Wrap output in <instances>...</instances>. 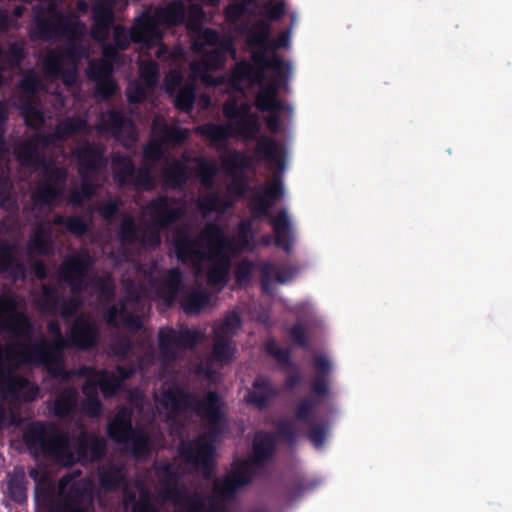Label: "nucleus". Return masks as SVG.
<instances>
[{"mask_svg":"<svg viewBox=\"0 0 512 512\" xmlns=\"http://www.w3.org/2000/svg\"><path fill=\"white\" fill-rule=\"evenodd\" d=\"M32 10L35 24L29 31L32 41H51L59 38L67 40L64 50L51 51L44 59L45 74L61 78L66 86H73L78 77V63L88 57V49L81 43L85 25L69 20L57 10L53 2L47 6L37 4Z\"/></svg>","mask_w":512,"mask_h":512,"instance_id":"f03ea898","label":"nucleus"},{"mask_svg":"<svg viewBox=\"0 0 512 512\" xmlns=\"http://www.w3.org/2000/svg\"><path fill=\"white\" fill-rule=\"evenodd\" d=\"M136 430L133 427L131 417L124 411L117 415L107 424V435L117 444H128L129 436Z\"/></svg>","mask_w":512,"mask_h":512,"instance_id":"2f4dec72","label":"nucleus"},{"mask_svg":"<svg viewBox=\"0 0 512 512\" xmlns=\"http://www.w3.org/2000/svg\"><path fill=\"white\" fill-rule=\"evenodd\" d=\"M164 477L161 480V484L164 486L162 496L166 500L177 501L181 498L182 492L177 487L176 479L177 474L171 469L169 464L163 466Z\"/></svg>","mask_w":512,"mask_h":512,"instance_id":"de8ad7c7","label":"nucleus"},{"mask_svg":"<svg viewBox=\"0 0 512 512\" xmlns=\"http://www.w3.org/2000/svg\"><path fill=\"white\" fill-rule=\"evenodd\" d=\"M254 158L243 152L231 153L226 146V178L230 177L234 171L244 174L245 171L252 169Z\"/></svg>","mask_w":512,"mask_h":512,"instance_id":"79ce46f5","label":"nucleus"},{"mask_svg":"<svg viewBox=\"0 0 512 512\" xmlns=\"http://www.w3.org/2000/svg\"><path fill=\"white\" fill-rule=\"evenodd\" d=\"M255 107L261 112H280L283 109V104L278 97L260 86L255 97Z\"/></svg>","mask_w":512,"mask_h":512,"instance_id":"3c124183","label":"nucleus"},{"mask_svg":"<svg viewBox=\"0 0 512 512\" xmlns=\"http://www.w3.org/2000/svg\"><path fill=\"white\" fill-rule=\"evenodd\" d=\"M60 194V189H56L50 183H45L43 181L32 193L31 199L36 206H49L60 196Z\"/></svg>","mask_w":512,"mask_h":512,"instance_id":"09e8293b","label":"nucleus"},{"mask_svg":"<svg viewBox=\"0 0 512 512\" xmlns=\"http://www.w3.org/2000/svg\"><path fill=\"white\" fill-rule=\"evenodd\" d=\"M218 402V394L212 391L201 400L182 388L162 392V404L164 407L170 405L172 413L178 414L181 411L193 409L198 416L211 421L220 420L222 417Z\"/></svg>","mask_w":512,"mask_h":512,"instance_id":"1a4fd4ad","label":"nucleus"},{"mask_svg":"<svg viewBox=\"0 0 512 512\" xmlns=\"http://www.w3.org/2000/svg\"><path fill=\"white\" fill-rule=\"evenodd\" d=\"M7 494L12 501L18 504L26 501L27 479L23 469H14L13 473L8 474Z\"/></svg>","mask_w":512,"mask_h":512,"instance_id":"e433bc0d","label":"nucleus"},{"mask_svg":"<svg viewBox=\"0 0 512 512\" xmlns=\"http://www.w3.org/2000/svg\"><path fill=\"white\" fill-rule=\"evenodd\" d=\"M94 265L90 254L83 250L68 256L59 266L58 274L73 294H80L88 287V274Z\"/></svg>","mask_w":512,"mask_h":512,"instance_id":"ddd939ff","label":"nucleus"},{"mask_svg":"<svg viewBox=\"0 0 512 512\" xmlns=\"http://www.w3.org/2000/svg\"><path fill=\"white\" fill-rule=\"evenodd\" d=\"M47 331L54 336V341L51 343L41 340L33 345H27L23 341H28V339H14L17 341L15 346L21 348L22 363L45 364L53 362L56 359V354H61L64 349L68 348L69 341L67 337L63 336L60 323L57 320L48 322Z\"/></svg>","mask_w":512,"mask_h":512,"instance_id":"9d476101","label":"nucleus"},{"mask_svg":"<svg viewBox=\"0 0 512 512\" xmlns=\"http://www.w3.org/2000/svg\"><path fill=\"white\" fill-rule=\"evenodd\" d=\"M29 477L37 484V512H94V486L90 479L81 478L68 485L70 478L64 476L56 491L45 482L46 476L39 469H30Z\"/></svg>","mask_w":512,"mask_h":512,"instance_id":"7ed1b4c3","label":"nucleus"},{"mask_svg":"<svg viewBox=\"0 0 512 512\" xmlns=\"http://www.w3.org/2000/svg\"><path fill=\"white\" fill-rule=\"evenodd\" d=\"M203 335L197 329L183 328L179 332L174 328L160 329L158 346L162 357L175 360L177 349H193L202 340Z\"/></svg>","mask_w":512,"mask_h":512,"instance_id":"dca6fc26","label":"nucleus"},{"mask_svg":"<svg viewBox=\"0 0 512 512\" xmlns=\"http://www.w3.org/2000/svg\"><path fill=\"white\" fill-rule=\"evenodd\" d=\"M22 440L34 458H43L62 467L92 464L107 453V441L94 432L70 433L54 422L35 420L23 429Z\"/></svg>","mask_w":512,"mask_h":512,"instance_id":"f257e3e1","label":"nucleus"},{"mask_svg":"<svg viewBox=\"0 0 512 512\" xmlns=\"http://www.w3.org/2000/svg\"><path fill=\"white\" fill-rule=\"evenodd\" d=\"M164 155L163 141L159 138H152L143 148V158L146 161L158 162Z\"/></svg>","mask_w":512,"mask_h":512,"instance_id":"338daca9","label":"nucleus"},{"mask_svg":"<svg viewBox=\"0 0 512 512\" xmlns=\"http://www.w3.org/2000/svg\"><path fill=\"white\" fill-rule=\"evenodd\" d=\"M217 165L205 158L196 159L195 175L205 187H211L217 173Z\"/></svg>","mask_w":512,"mask_h":512,"instance_id":"864d4df0","label":"nucleus"},{"mask_svg":"<svg viewBox=\"0 0 512 512\" xmlns=\"http://www.w3.org/2000/svg\"><path fill=\"white\" fill-rule=\"evenodd\" d=\"M58 141L54 133H37L22 143L15 152L18 162L24 167H46L44 156L38 152L39 148H48Z\"/></svg>","mask_w":512,"mask_h":512,"instance_id":"a211bd4d","label":"nucleus"},{"mask_svg":"<svg viewBox=\"0 0 512 512\" xmlns=\"http://www.w3.org/2000/svg\"><path fill=\"white\" fill-rule=\"evenodd\" d=\"M278 395L279 391L271 378L265 375H258L252 383V390L245 396V401L259 410H264L271 405Z\"/></svg>","mask_w":512,"mask_h":512,"instance_id":"5701e85b","label":"nucleus"},{"mask_svg":"<svg viewBox=\"0 0 512 512\" xmlns=\"http://www.w3.org/2000/svg\"><path fill=\"white\" fill-rule=\"evenodd\" d=\"M163 229L141 230L131 215H125L120 223L118 239L123 246H131L138 243L144 247L156 249L161 245Z\"/></svg>","mask_w":512,"mask_h":512,"instance_id":"f3484780","label":"nucleus"},{"mask_svg":"<svg viewBox=\"0 0 512 512\" xmlns=\"http://www.w3.org/2000/svg\"><path fill=\"white\" fill-rule=\"evenodd\" d=\"M79 175H95L107 166L105 148L97 143L86 142L73 152Z\"/></svg>","mask_w":512,"mask_h":512,"instance_id":"412c9836","label":"nucleus"},{"mask_svg":"<svg viewBox=\"0 0 512 512\" xmlns=\"http://www.w3.org/2000/svg\"><path fill=\"white\" fill-rule=\"evenodd\" d=\"M318 401L313 397H305L296 406L295 418L300 422H309L314 417Z\"/></svg>","mask_w":512,"mask_h":512,"instance_id":"bf43d9fd","label":"nucleus"},{"mask_svg":"<svg viewBox=\"0 0 512 512\" xmlns=\"http://www.w3.org/2000/svg\"><path fill=\"white\" fill-rule=\"evenodd\" d=\"M22 423L23 417L18 410L0 405V432L9 427H19Z\"/></svg>","mask_w":512,"mask_h":512,"instance_id":"e2e57ef3","label":"nucleus"},{"mask_svg":"<svg viewBox=\"0 0 512 512\" xmlns=\"http://www.w3.org/2000/svg\"><path fill=\"white\" fill-rule=\"evenodd\" d=\"M224 226L208 225L200 234L193 237L187 227L174 231L171 244L176 258L183 264H198L210 258L214 246L219 243V231Z\"/></svg>","mask_w":512,"mask_h":512,"instance_id":"39448f33","label":"nucleus"},{"mask_svg":"<svg viewBox=\"0 0 512 512\" xmlns=\"http://www.w3.org/2000/svg\"><path fill=\"white\" fill-rule=\"evenodd\" d=\"M329 433V424L326 421L311 425L307 431V438L316 448L324 446Z\"/></svg>","mask_w":512,"mask_h":512,"instance_id":"4d7b16f0","label":"nucleus"},{"mask_svg":"<svg viewBox=\"0 0 512 512\" xmlns=\"http://www.w3.org/2000/svg\"><path fill=\"white\" fill-rule=\"evenodd\" d=\"M231 177V182L226 184V210L232 207V201L229 199V195L243 198L250 188L249 182L244 174L232 173Z\"/></svg>","mask_w":512,"mask_h":512,"instance_id":"8fccbe9b","label":"nucleus"},{"mask_svg":"<svg viewBox=\"0 0 512 512\" xmlns=\"http://www.w3.org/2000/svg\"><path fill=\"white\" fill-rule=\"evenodd\" d=\"M161 137L159 138L164 144L180 145L188 138V130L178 126H169L163 122L159 127Z\"/></svg>","mask_w":512,"mask_h":512,"instance_id":"603ef678","label":"nucleus"},{"mask_svg":"<svg viewBox=\"0 0 512 512\" xmlns=\"http://www.w3.org/2000/svg\"><path fill=\"white\" fill-rule=\"evenodd\" d=\"M68 348L89 351L96 347L100 340L97 323L85 316H78L71 323L67 336Z\"/></svg>","mask_w":512,"mask_h":512,"instance_id":"6ab92c4d","label":"nucleus"},{"mask_svg":"<svg viewBox=\"0 0 512 512\" xmlns=\"http://www.w3.org/2000/svg\"><path fill=\"white\" fill-rule=\"evenodd\" d=\"M114 169V179L119 186L128 184L135 174L136 168L132 159L128 155L115 154L112 157Z\"/></svg>","mask_w":512,"mask_h":512,"instance_id":"58836bf2","label":"nucleus"},{"mask_svg":"<svg viewBox=\"0 0 512 512\" xmlns=\"http://www.w3.org/2000/svg\"><path fill=\"white\" fill-rule=\"evenodd\" d=\"M192 51L195 54H204L206 47H220V43L224 44V37L220 36L214 29L201 28V32H193Z\"/></svg>","mask_w":512,"mask_h":512,"instance_id":"4c0bfd02","label":"nucleus"},{"mask_svg":"<svg viewBox=\"0 0 512 512\" xmlns=\"http://www.w3.org/2000/svg\"><path fill=\"white\" fill-rule=\"evenodd\" d=\"M211 300V293L206 288L196 287L180 299V306L187 315H197Z\"/></svg>","mask_w":512,"mask_h":512,"instance_id":"72a5a7b5","label":"nucleus"},{"mask_svg":"<svg viewBox=\"0 0 512 512\" xmlns=\"http://www.w3.org/2000/svg\"><path fill=\"white\" fill-rule=\"evenodd\" d=\"M183 272L179 268L167 271L157 286V293L167 306L174 304L183 288Z\"/></svg>","mask_w":512,"mask_h":512,"instance_id":"cd10ccee","label":"nucleus"},{"mask_svg":"<svg viewBox=\"0 0 512 512\" xmlns=\"http://www.w3.org/2000/svg\"><path fill=\"white\" fill-rule=\"evenodd\" d=\"M261 125L259 117L235 120L233 124L226 121V141L234 132L243 141H256L254 154L261 160L273 162L282 166L283 159L277 141L266 135L258 136Z\"/></svg>","mask_w":512,"mask_h":512,"instance_id":"0eeeda50","label":"nucleus"},{"mask_svg":"<svg viewBox=\"0 0 512 512\" xmlns=\"http://www.w3.org/2000/svg\"><path fill=\"white\" fill-rule=\"evenodd\" d=\"M253 52L251 59L253 64L248 61L238 62L232 72V77L226 76V86L233 82H248L250 85L261 84L266 79V69H271L278 74L279 77L286 78L291 73V65L281 56L274 54L268 58L263 48H257Z\"/></svg>","mask_w":512,"mask_h":512,"instance_id":"423d86ee","label":"nucleus"},{"mask_svg":"<svg viewBox=\"0 0 512 512\" xmlns=\"http://www.w3.org/2000/svg\"><path fill=\"white\" fill-rule=\"evenodd\" d=\"M169 96L173 98L174 107L178 111L189 113L194 108L196 87L193 83H187Z\"/></svg>","mask_w":512,"mask_h":512,"instance_id":"a19ab883","label":"nucleus"},{"mask_svg":"<svg viewBox=\"0 0 512 512\" xmlns=\"http://www.w3.org/2000/svg\"><path fill=\"white\" fill-rule=\"evenodd\" d=\"M256 189L262 194V196H264L272 207L284 194L283 183L280 179H274L271 183L259 186Z\"/></svg>","mask_w":512,"mask_h":512,"instance_id":"13d9d810","label":"nucleus"},{"mask_svg":"<svg viewBox=\"0 0 512 512\" xmlns=\"http://www.w3.org/2000/svg\"><path fill=\"white\" fill-rule=\"evenodd\" d=\"M78 390L74 386H67L55 393L54 400L48 403L52 416L64 419L71 416L77 407Z\"/></svg>","mask_w":512,"mask_h":512,"instance_id":"393cba45","label":"nucleus"},{"mask_svg":"<svg viewBox=\"0 0 512 512\" xmlns=\"http://www.w3.org/2000/svg\"><path fill=\"white\" fill-rule=\"evenodd\" d=\"M181 458L210 478L215 469V445L207 434H199L192 440L181 441L178 448Z\"/></svg>","mask_w":512,"mask_h":512,"instance_id":"9b49d317","label":"nucleus"},{"mask_svg":"<svg viewBox=\"0 0 512 512\" xmlns=\"http://www.w3.org/2000/svg\"><path fill=\"white\" fill-rule=\"evenodd\" d=\"M161 178L166 187L180 190L190 178V169L184 162L174 160L162 169Z\"/></svg>","mask_w":512,"mask_h":512,"instance_id":"7c9ffc66","label":"nucleus"},{"mask_svg":"<svg viewBox=\"0 0 512 512\" xmlns=\"http://www.w3.org/2000/svg\"><path fill=\"white\" fill-rule=\"evenodd\" d=\"M29 253L48 256L53 253L52 225L49 222L39 223L29 237L27 243Z\"/></svg>","mask_w":512,"mask_h":512,"instance_id":"c85d7f7f","label":"nucleus"},{"mask_svg":"<svg viewBox=\"0 0 512 512\" xmlns=\"http://www.w3.org/2000/svg\"><path fill=\"white\" fill-rule=\"evenodd\" d=\"M131 512H160V510L153 502L149 490L143 488L139 493L138 500L131 505Z\"/></svg>","mask_w":512,"mask_h":512,"instance_id":"0e129e2a","label":"nucleus"},{"mask_svg":"<svg viewBox=\"0 0 512 512\" xmlns=\"http://www.w3.org/2000/svg\"><path fill=\"white\" fill-rule=\"evenodd\" d=\"M87 121L79 116L67 117L60 121L55 128L58 141H65L70 136L81 133L87 129Z\"/></svg>","mask_w":512,"mask_h":512,"instance_id":"37998d69","label":"nucleus"},{"mask_svg":"<svg viewBox=\"0 0 512 512\" xmlns=\"http://www.w3.org/2000/svg\"><path fill=\"white\" fill-rule=\"evenodd\" d=\"M254 267V262L249 259H243L236 265L235 280L240 287H247L251 283Z\"/></svg>","mask_w":512,"mask_h":512,"instance_id":"052dcab7","label":"nucleus"},{"mask_svg":"<svg viewBox=\"0 0 512 512\" xmlns=\"http://www.w3.org/2000/svg\"><path fill=\"white\" fill-rule=\"evenodd\" d=\"M130 453L137 459L144 458L150 454L151 445L149 436L142 430L136 429L129 436L128 444Z\"/></svg>","mask_w":512,"mask_h":512,"instance_id":"a18cd8bd","label":"nucleus"},{"mask_svg":"<svg viewBox=\"0 0 512 512\" xmlns=\"http://www.w3.org/2000/svg\"><path fill=\"white\" fill-rule=\"evenodd\" d=\"M271 208V204L256 189L249 202L251 218L254 220L268 218L274 233V245L289 253L295 239L290 217L285 208L280 209L275 216H272Z\"/></svg>","mask_w":512,"mask_h":512,"instance_id":"6e6552de","label":"nucleus"},{"mask_svg":"<svg viewBox=\"0 0 512 512\" xmlns=\"http://www.w3.org/2000/svg\"><path fill=\"white\" fill-rule=\"evenodd\" d=\"M204 17L205 13L202 7L198 5H192L189 8L186 26L191 34L193 32H201Z\"/></svg>","mask_w":512,"mask_h":512,"instance_id":"774afa93","label":"nucleus"},{"mask_svg":"<svg viewBox=\"0 0 512 512\" xmlns=\"http://www.w3.org/2000/svg\"><path fill=\"white\" fill-rule=\"evenodd\" d=\"M119 91V86L113 77L100 79L95 82V96L101 100L111 99Z\"/></svg>","mask_w":512,"mask_h":512,"instance_id":"680f3d73","label":"nucleus"},{"mask_svg":"<svg viewBox=\"0 0 512 512\" xmlns=\"http://www.w3.org/2000/svg\"><path fill=\"white\" fill-rule=\"evenodd\" d=\"M264 350L268 356L275 359L280 365L294 369V372L285 378L284 385L286 390L292 391L302 383L303 377L298 366L291 361L290 349L279 347L275 338H269L264 343Z\"/></svg>","mask_w":512,"mask_h":512,"instance_id":"b1692460","label":"nucleus"},{"mask_svg":"<svg viewBox=\"0 0 512 512\" xmlns=\"http://www.w3.org/2000/svg\"><path fill=\"white\" fill-rule=\"evenodd\" d=\"M61 295L58 293L57 288L43 284L41 286V293L37 297L35 303L37 309L44 315L56 316L58 315L59 302Z\"/></svg>","mask_w":512,"mask_h":512,"instance_id":"c9c22d12","label":"nucleus"},{"mask_svg":"<svg viewBox=\"0 0 512 512\" xmlns=\"http://www.w3.org/2000/svg\"><path fill=\"white\" fill-rule=\"evenodd\" d=\"M253 220L252 218L241 220L236 235L230 236L226 232V284L229 281L231 256L242 252H253L255 249Z\"/></svg>","mask_w":512,"mask_h":512,"instance_id":"aec40b11","label":"nucleus"},{"mask_svg":"<svg viewBox=\"0 0 512 512\" xmlns=\"http://www.w3.org/2000/svg\"><path fill=\"white\" fill-rule=\"evenodd\" d=\"M153 227L168 229L181 220L186 213L181 198L168 195H158L152 198L145 207Z\"/></svg>","mask_w":512,"mask_h":512,"instance_id":"4468645a","label":"nucleus"},{"mask_svg":"<svg viewBox=\"0 0 512 512\" xmlns=\"http://www.w3.org/2000/svg\"><path fill=\"white\" fill-rule=\"evenodd\" d=\"M114 65L111 61L106 60H93L89 63L86 74L91 81H99L100 79H107L113 77Z\"/></svg>","mask_w":512,"mask_h":512,"instance_id":"5fc2aeb1","label":"nucleus"},{"mask_svg":"<svg viewBox=\"0 0 512 512\" xmlns=\"http://www.w3.org/2000/svg\"><path fill=\"white\" fill-rule=\"evenodd\" d=\"M134 129V123L123 112L115 109H110L102 113L97 125L99 132L110 133L114 137H120L128 131Z\"/></svg>","mask_w":512,"mask_h":512,"instance_id":"a878e982","label":"nucleus"},{"mask_svg":"<svg viewBox=\"0 0 512 512\" xmlns=\"http://www.w3.org/2000/svg\"><path fill=\"white\" fill-rule=\"evenodd\" d=\"M158 20L155 16L143 13L135 19L131 27V39L136 44L149 45L156 39H160L161 35L158 30Z\"/></svg>","mask_w":512,"mask_h":512,"instance_id":"bb28decb","label":"nucleus"},{"mask_svg":"<svg viewBox=\"0 0 512 512\" xmlns=\"http://www.w3.org/2000/svg\"><path fill=\"white\" fill-rule=\"evenodd\" d=\"M154 14L161 24L179 26L185 21L186 7L182 1H172L164 7L157 8Z\"/></svg>","mask_w":512,"mask_h":512,"instance_id":"f704fd0d","label":"nucleus"},{"mask_svg":"<svg viewBox=\"0 0 512 512\" xmlns=\"http://www.w3.org/2000/svg\"><path fill=\"white\" fill-rule=\"evenodd\" d=\"M126 469L122 464L110 463L98 471V481L106 491H118L126 485Z\"/></svg>","mask_w":512,"mask_h":512,"instance_id":"c756f323","label":"nucleus"},{"mask_svg":"<svg viewBox=\"0 0 512 512\" xmlns=\"http://www.w3.org/2000/svg\"><path fill=\"white\" fill-rule=\"evenodd\" d=\"M114 7V0H96L92 4L91 18L93 23L90 35L94 40L104 42L108 38L115 21Z\"/></svg>","mask_w":512,"mask_h":512,"instance_id":"4be33fe9","label":"nucleus"},{"mask_svg":"<svg viewBox=\"0 0 512 512\" xmlns=\"http://www.w3.org/2000/svg\"><path fill=\"white\" fill-rule=\"evenodd\" d=\"M276 449L274 432L258 430L254 433L247 457L235 463L231 472L226 470V502L231 501L241 488L250 485L267 468L274 459Z\"/></svg>","mask_w":512,"mask_h":512,"instance_id":"20e7f679","label":"nucleus"},{"mask_svg":"<svg viewBox=\"0 0 512 512\" xmlns=\"http://www.w3.org/2000/svg\"><path fill=\"white\" fill-rule=\"evenodd\" d=\"M33 331L31 318L18 310L16 299L0 295V334H6L10 339H29Z\"/></svg>","mask_w":512,"mask_h":512,"instance_id":"f8f14e48","label":"nucleus"},{"mask_svg":"<svg viewBox=\"0 0 512 512\" xmlns=\"http://www.w3.org/2000/svg\"><path fill=\"white\" fill-rule=\"evenodd\" d=\"M271 25L265 20H257L251 26L246 27V43L251 48H263L270 50Z\"/></svg>","mask_w":512,"mask_h":512,"instance_id":"473e14b6","label":"nucleus"},{"mask_svg":"<svg viewBox=\"0 0 512 512\" xmlns=\"http://www.w3.org/2000/svg\"><path fill=\"white\" fill-rule=\"evenodd\" d=\"M219 233V243L216 247V264L207 273V284L210 286L224 283V230H220Z\"/></svg>","mask_w":512,"mask_h":512,"instance_id":"c03bdc74","label":"nucleus"},{"mask_svg":"<svg viewBox=\"0 0 512 512\" xmlns=\"http://www.w3.org/2000/svg\"><path fill=\"white\" fill-rule=\"evenodd\" d=\"M94 377L105 399L116 396L122 390L121 379L112 371L100 369L94 372Z\"/></svg>","mask_w":512,"mask_h":512,"instance_id":"ea45409f","label":"nucleus"},{"mask_svg":"<svg viewBox=\"0 0 512 512\" xmlns=\"http://www.w3.org/2000/svg\"><path fill=\"white\" fill-rule=\"evenodd\" d=\"M19 108L25 125L30 129H39L44 124V114L34 102L23 101Z\"/></svg>","mask_w":512,"mask_h":512,"instance_id":"49530a36","label":"nucleus"},{"mask_svg":"<svg viewBox=\"0 0 512 512\" xmlns=\"http://www.w3.org/2000/svg\"><path fill=\"white\" fill-rule=\"evenodd\" d=\"M203 55L202 63L207 70L220 69L224 67V44L220 43V47H217L211 52H205Z\"/></svg>","mask_w":512,"mask_h":512,"instance_id":"69168bd1","label":"nucleus"},{"mask_svg":"<svg viewBox=\"0 0 512 512\" xmlns=\"http://www.w3.org/2000/svg\"><path fill=\"white\" fill-rule=\"evenodd\" d=\"M40 393L39 386L24 376L8 373L0 381V397L13 406L14 410L22 404L35 401Z\"/></svg>","mask_w":512,"mask_h":512,"instance_id":"2eb2a0df","label":"nucleus"},{"mask_svg":"<svg viewBox=\"0 0 512 512\" xmlns=\"http://www.w3.org/2000/svg\"><path fill=\"white\" fill-rule=\"evenodd\" d=\"M257 116V114L252 112V106L249 103L236 105L235 102L226 100V120L248 119Z\"/></svg>","mask_w":512,"mask_h":512,"instance_id":"6e6d98bb","label":"nucleus"}]
</instances>
